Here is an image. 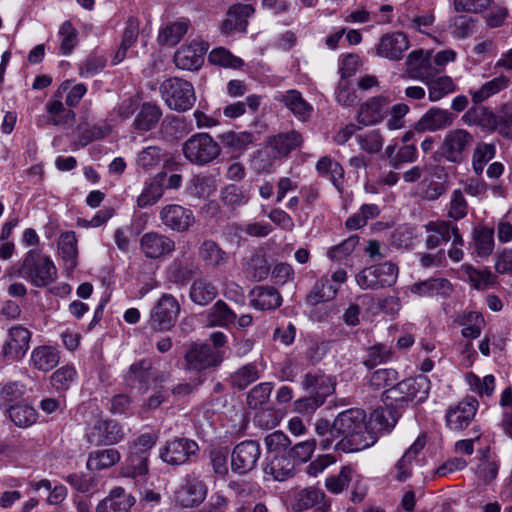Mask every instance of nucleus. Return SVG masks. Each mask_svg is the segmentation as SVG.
<instances>
[{
  "mask_svg": "<svg viewBox=\"0 0 512 512\" xmlns=\"http://www.w3.org/2000/svg\"><path fill=\"white\" fill-rule=\"evenodd\" d=\"M334 431L340 437L335 449L351 453L366 449L376 442L374 431L367 423L364 410L351 408L340 412L334 419Z\"/></svg>",
  "mask_w": 512,
  "mask_h": 512,
  "instance_id": "nucleus-1",
  "label": "nucleus"
},
{
  "mask_svg": "<svg viewBox=\"0 0 512 512\" xmlns=\"http://www.w3.org/2000/svg\"><path fill=\"white\" fill-rule=\"evenodd\" d=\"M431 384L424 375L404 379L382 393V399L404 407L410 402H422L429 394Z\"/></svg>",
  "mask_w": 512,
  "mask_h": 512,
  "instance_id": "nucleus-2",
  "label": "nucleus"
},
{
  "mask_svg": "<svg viewBox=\"0 0 512 512\" xmlns=\"http://www.w3.org/2000/svg\"><path fill=\"white\" fill-rule=\"evenodd\" d=\"M18 274L36 287H45L56 279L57 270L49 257L38 250H30L23 259Z\"/></svg>",
  "mask_w": 512,
  "mask_h": 512,
  "instance_id": "nucleus-3",
  "label": "nucleus"
},
{
  "mask_svg": "<svg viewBox=\"0 0 512 512\" xmlns=\"http://www.w3.org/2000/svg\"><path fill=\"white\" fill-rule=\"evenodd\" d=\"M182 152L189 163L205 166L220 156L221 146L210 134L199 132L183 142Z\"/></svg>",
  "mask_w": 512,
  "mask_h": 512,
  "instance_id": "nucleus-4",
  "label": "nucleus"
},
{
  "mask_svg": "<svg viewBox=\"0 0 512 512\" xmlns=\"http://www.w3.org/2000/svg\"><path fill=\"white\" fill-rule=\"evenodd\" d=\"M159 90L165 104L176 112H186L195 104L194 86L182 78L170 77L164 80Z\"/></svg>",
  "mask_w": 512,
  "mask_h": 512,
  "instance_id": "nucleus-5",
  "label": "nucleus"
},
{
  "mask_svg": "<svg viewBox=\"0 0 512 512\" xmlns=\"http://www.w3.org/2000/svg\"><path fill=\"white\" fill-rule=\"evenodd\" d=\"M474 140V135L467 129H450L444 134L439 153L447 162L460 164L465 160Z\"/></svg>",
  "mask_w": 512,
  "mask_h": 512,
  "instance_id": "nucleus-6",
  "label": "nucleus"
},
{
  "mask_svg": "<svg viewBox=\"0 0 512 512\" xmlns=\"http://www.w3.org/2000/svg\"><path fill=\"white\" fill-rule=\"evenodd\" d=\"M398 267L392 262H384L364 268L356 275L361 289L377 290L393 286L398 278Z\"/></svg>",
  "mask_w": 512,
  "mask_h": 512,
  "instance_id": "nucleus-7",
  "label": "nucleus"
},
{
  "mask_svg": "<svg viewBox=\"0 0 512 512\" xmlns=\"http://www.w3.org/2000/svg\"><path fill=\"white\" fill-rule=\"evenodd\" d=\"M179 313L180 305L176 298L170 294H164L151 311L150 325L155 330H170L175 325Z\"/></svg>",
  "mask_w": 512,
  "mask_h": 512,
  "instance_id": "nucleus-8",
  "label": "nucleus"
},
{
  "mask_svg": "<svg viewBox=\"0 0 512 512\" xmlns=\"http://www.w3.org/2000/svg\"><path fill=\"white\" fill-rule=\"evenodd\" d=\"M261 449L258 442L246 440L237 444L231 453V469L237 474L252 471L260 458Z\"/></svg>",
  "mask_w": 512,
  "mask_h": 512,
  "instance_id": "nucleus-9",
  "label": "nucleus"
},
{
  "mask_svg": "<svg viewBox=\"0 0 512 512\" xmlns=\"http://www.w3.org/2000/svg\"><path fill=\"white\" fill-rule=\"evenodd\" d=\"M161 223L169 230L183 233L195 224V216L190 208L179 204H167L159 212Z\"/></svg>",
  "mask_w": 512,
  "mask_h": 512,
  "instance_id": "nucleus-10",
  "label": "nucleus"
},
{
  "mask_svg": "<svg viewBox=\"0 0 512 512\" xmlns=\"http://www.w3.org/2000/svg\"><path fill=\"white\" fill-rule=\"evenodd\" d=\"M184 358L189 369L200 372L219 366L223 355L208 344H194L186 352Z\"/></svg>",
  "mask_w": 512,
  "mask_h": 512,
  "instance_id": "nucleus-11",
  "label": "nucleus"
},
{
  "mask_svg": "<svg viewBox=\"0 0 512 512\" xmlns=\"http://www.w3.org/2000/svg\"><path fill=\"white\" fill-rule=\"evenodd\" d=\"M31 332L20 325L8 330V338L5 341L1 355L8 361H20L29 349Z\"/></svg>",
  "mask_w": 512,
  "mask_h": 512,
  "instance_id": "nucleus-12",
  "label": "nucleus"
},
{
  "mask_svg": "<svg viewBox=\"0 0 512 512\" xmlns=\"http://www.w3.org/2000/svg\"><path fill=\"white\" fill-rule=\"evenodd\" d=\"M198 444L187 438H178L171 442L161 450V459L169 465H182L188 462L192 456L198 452Z\"/></svg>",
  "mask_w": 512,
  "mask_h": 512,
  "instance_id": "nucleus-13",
  "label": "nucleus"
},
{
  "mask_svg": "<svg viewBox=\"0 0 512 512\" xmlns=\"http://www.w3.org/2000/svg\"><path fill=\"white\" fill-rule=\"evenodd\" d=\"M316 507L314 512H329L331 500L325 493L315 487H307L294 494L292 509L296 512L306 511Z\"/></svg>",
  "mask_w": 512,
  "mask_h": 512,
  "instance_id": "nucleus-14",
  "label": "nucleus"
},
{
  "mask_svg": "<svg viewBox=\"0 0 512 512\" xmlns=\"http://www.w3.org/2000/svg\"><path fill=\"white\" fill-rule=\"evenodd\" d=\"M140 250L145 257L158 259L171 254L175 250V242L169 236L158 232H147L139 241Z\"/></svg>",
  "mask_w": 512,
  "mask_h": 512,
  "instance_id": "nucleus-15",
  "label": "nucleus"
},
{
  "mask_svg": "<svg viewBox=\"0 0 512 512\" xmlns=\"http://www.w3.org/2000/svg\"><path fill=\"white\" fill-rule=\"evenodd\" d=\"M208 48V44L204 41H193L188 46H183L176 51L174 63L182 70H198L204 63V56Z\"/></svg>",
  "mask_w": 512,
  "mask_h": 512,
  "instance_id": "nucleus-16",
  "label": "nucleus"
},
{
  "mask_svg": "<svg viewBox=\"0 0 512 512\" xmlns=\"http://www.w3.org/2000/svg\"><path fill=\"white\" fill-rule=\"evenodd\" d=\"M409 48L408 37L402 32L386 33L375 46L376 55L391 61L402 59Z\"/></svg>",
  "mask_w": 512,
  "mask_h": 512,
  "instance_id": "nucleus-17",
  "label": "nucleus"
},
{
  "mask_svg": "<svg viewBox=\"0 0 512 512\" xmlns=\"http://www.w3.org/2000/svg\"><path fill=\"white\" fill-rule=\"evenodd\" d=\"M478 401L466 397L457 405L450 407L446 413V423L451 430L460 431L466 428L475 417Z\"/></svg>",
  "mask_w": 512,
  "mask_h": 512,
  "instance_id": "nucleus-18",
  "label": "nucleus"
},
{
  "mask_svg": "<svg viewBox=\"0 0 512 512\" xmlns=\"http://www.w3.org/2000/svg\"><path fill=\"white\" fill-rule=\"evenodd\" d=\"M406 66L408 76L422 82L429 80L440 72L430 56L425 55L422 49L414 50L407 56Z\"/></svg>",
  "mask_w": 512,
  "mask_h": 512,
  "instance_id": "nucleus-19",
  "label": "nucleus"
},
{
  "mask_svg": "<svg viewBox=\"0 0 512 512\" xmlns=\"http://www.w3.org/2000/svg\"><path fill=\"white\" fill-rule=\"evenodd\" d=\"M455 119L456 115L449 110L433 107L415 123L414 130L419 133L444 130L450 127Z\"/></svg>",
  "mask_w": 512,
  "mask_h": 512,
  "instance_id": "nucleus-20",
  "label": "nucleus"
},
{
  "mask_svg": "<svg viewBox=\"0 0 512 512\" xmlns=\"http://www.w3.org/2000/svg\"><path fill=\"white\" fill-rule=\"evenodd\" d=\"M206 495V484L197 477H188L176 492V500L182 507H193L201 504Z\"/></svg>",
  "mask_w": 512,
  "mask_h": 512,
  "instance_id": "nucleus-21",
  "label": "nucleus"
},
{
  "mask_svg": "<svg viewBox=\"0 0 512 512\" xmlns=\"http://www.w3.org/2000/svg\"><path fill=\"white\" fill-rule=\"evenodd\" d=\"M398 407L390 401L385 407H379L371 413L367 423H369V426L374 431L376 439L379 433L389 432L396 425L400 417V413L397 410Z\"/></svg>",
  "mask_w": 512,
  "mask_h": 512,
  "instance_id": "nucleus-22",
  "label": "nucleus"
},
{
  "mask_svg": "<svg viewBox=\"0 0 512 512\" xmlns=\"http://www.w3.org/2000/svg\"><path fill=\"white\" fill-rule=\"evenodd\" d=\"M162 117V110L160 106L151 102H144L133 123V129L139 134L143 135L156 128Z\"/></svg>",
  "mask_w": 512,
  "mask_h": 512,
  "instance_id": "nucleus-23",
  "label": "nucleus"
},
{
  "mask_svg": "<svg viewBox=\"0 0 512 512\" xmlns=\"http://www.w3.org/2000/svg\"><path fill=\"white\" fill-rule=\"evenodd\" d=\"M207 327L230 328L236 325L237 315L223 300H217L205 312Z\"/></svg>",
  "mask_w": 512,
  "mask_h": 512,
  "instance_id": "nucleus-24",
  "label": "nucleus"
},
{
  "mask_svg": "<svg viewBox=\"0 0 512 512\" xmlns=\"http://www.w3.org/2000/svg\"><path fill=\"white\" fill-rule=\"evenodd\" d=\"M254 13V8L248 4H235L231 6L225 20L221 23L223 33H230L233 30L245 31L247 19Z\"/></svg>",
  "mask_w": 512,
  "mask_h": 512,
  "instance_id": "nucleus-25",
  "label": "nucleus"
},
{
  "mask_svg": "<svg viewBox=\"0 0 512 512\" xmlns=\"http://www.w3.org/2000/svg\"><path fill=\"white\" fill-rule=\"evenodd\" d=\"M411 293L420 297H448L453 292V285L446 278H431L410 286Z\"/></svg>",
  "mask_w": 512,
  "mask_h": 512,
  "instance_id": "nucleus-26",
  "label": "nucleus"
},
{
  "mask_svg": "<svg viewBox=\"0 0 512 512\" xmlns=\"http://www.w3.org/2000/svg\"><path fill=\"white\" fill-rule=\"evenodd\" d=\"M278 102L283 103L300 121H307L313 111V107L302 97L297 90H288L275 97Z\"/></svg>",
  "mask_w": 512,
  "mask_h": 512,
  "instance_id": "nucleus-27",
  "label": "nucleus"
},
{
  "mask_svg": "<svg viewBox=\"0 0 512 512\" xmlns=\"http://www.w3.org/2000/svg\"><path fill=\"white\" fill-rule=\"evenodd\" d=\"M166 172H160L156 174L153 179L146 182L142 192L137 197V207L140 209L153 206L156 204L164 194V180Z\"/></svg>",
  "mask_w": 512,
  "mask_h": 512,
  "instance_id": "nucleus-28",
  "label": "nucleus"
},
{
  "mask_svg": "<svg viewBox=\"0 0 512 512\" xmlns=\"http://www.w3.org/2000/svg\"><path fill=\"white\" fill-rule=\"evenodd\" d=\"M302 387L309 394L327 398L334 392L335 382L321 372H308L303 377Z\"/></svg>",
  "mask_w": 512,
  "mask_h": 512,
  "instance_id": "nucleus-29",
  "label": "nucleus"
},
{
  "mask_svg": "<svg viewBox=\"0 0 512 512\" xmlns=\"http://www.w3.org/2000/svg\"><path fill=\"white\" fill-rule=\"evenodd\" d=\"M198 257L207 268L218 269L228 262V254L213 240H204L198 248Z\"/></svg>",
  "mask_w": 512,
  "mask_h": 512,
  "instance_id": "nucleus-30",
  "label": "nucleus"
},
{
  "mask_svg": "<svg viewBox=\"0 0 512 512\" xmlns=\"http://www.w3.org/2000/svg\"><path fill=\"white\" fill-rule=\"evenodd\" d=\"M134 502L130 494H127L123 488L117 487L98 504L96 512H128Z\"/></svg>",
  "mask_w": 512,
  "mask_h": 512,
  "instance_id": "nucleus-31",
  "label": "nucleus"
},
{
  "mask_svg": "<svg viewBox=\"0 0 512 512\" xmlns=\"http://www.w3.org/2000/svg\"><path fill=\"white\" fill-rule=\"evenodd\" d=\"M302 143L303 137L296 130L279 133L268 138V146H270L279 157L287 156L291 151L300 147Z\"/></svg>",
  "mask_w": 512,
  "mask_h": 512,
  "instance_id": "nucleus-32",
  "label": "nucleus"
},
{
  "mask_svg": "<svg viewBox=\"0 0 512 512\" xmlns=\"http://www.w3.org/2000/svg\"><path fill=\"white\" fill-rule=\"evenodd\" d=\"M122 438L123 433L116 423L100 419L94 425L90 440L91 442L111 445L121 441Z\"/></svg>",
  "mask_w": 512,
  "mask_h": 512,
  "instance_id": "nucleus-33",
  "label": "nucleus"
},
{
  "mask_svg": "<svg viewBox=\"0 0 512 512\" xmlns=\"http://www.w3.org/2000/svg\"><path fill=\"white\" fill-rule=\"evenodd\" d=\"M218 295L217 287L206 278L195 279L189 289L191 301L200 306L211 303Z\"/></svg>",
  "mask_w": 512,
  "mask_h": 512,
  "instance_id": "nucleus-34",
  "label": "nucleus"
},
{
  "mask_svg": "<svg viewBox=\"0 0 512 512\" xmlns=\"http://www.w3.org/2000/svg\"><path fill=\"white\" fill-rule=\"evenodd\" d=\"M294 464L285 455H273L267 457L264 473L276 481H284L293 475Z\"/></svg>",
  "mask_w": 512,
  "mask_h": 512,
  "instance_id": "nucleus-35",
  "label": "nucleus"
},
{
  "mask_svg": "<svg viewBox=\"0 0 512 512\" xmlns=\"http://www.w3.org/2000/svg\"><path fill=\"white\" fill-rule=\"evenodd\" d=\"M251 293L253 295L251 305L258 310H272L281 305V296L273 287L260 286Z\"/></svg>",
  "mask_w": 512,
  "mask_h": 512,
  "instance_id": "nucleus-36",
  "label": "nucleus"
},
{
  "mask_svg": "<svg viewBox=\"0 0 512 512\" xmlns=\"http://www.w3.org/2000/svg\"><path fill=\"white\" fill-rule=\"evenodd\" d=\"M510 80L505 75H499L490 81L485 82L479 89L470 90L469 93L472 98V102L478 105L491 96L501 92L509 86Z\"/></svg>",
  "mask_w": 512,
  "mask_h": 512,
  "instance_id": "nucleus-37",
  "label": "nucleus"
},
{
  "mask_svg": "<svg viewBox=\"0 0 512 512\" xmlns=\"http://www.w3.org/2000/svg\"><path fill=\"white\" fill-rule=\"evenodd\" d=\"M429 235L426 238V247L434 249L442 242H448L451 239L452 222L450 221H431L425 225Z\"/></svg>",
  "mask_w": 512,
  "mask_h": 512,
  "instance_id": "nucleus-38",
  "label": "nucleus"
},
{
  "mask_svg": "<svg viewBox=\"0 0 512 512\" xmlns=\"http://www.w3.org/2000/svg\"><path fill=\"white\" fill-rule=\"evenodd\" d=\"M474 249L477 256L486 258L494 250V229L487 226H478L472 233Z\"/></svg>",
  "mask_w": 512,
  "mask_h": 512,
  "instance_id": "nucleus-39",
  "label": "nucleus"
},
{
  "mask_svg": "<svg viewBox=\"0 0 512 512\" xmlns=\"http://www.w3.org/2000/svg\"><path fill=\"white\" fill-rule=\"evenodd\" d=\"M461 270L471 286L477 290H484L496 283L497 277L488 268L476 269L470 264H464Z\"/></svg>",
  "mask_w": 512,
  "mask_h": 512,
  "instance_id": "nucleus-40",
  "label": "nucleus"
},
{
  "mask_svg": "<svg viewBox=\"0 0 512 512\" xmlns=\"http://www.w3.org/2000/svg\"><path fill=\"white\" fill-rule=\"evenodd\" d=\"M338 288L331 283L327 277H322L313 286L310 293L306 296V302L311 306L332 300L337 294Z\"/></svg>",
  "mask_w": 512,
  "mask_h": 512,
  "instance_id": "nucleus-41",
  "label": "nucleus"
},
{
  "mask_svg": "<svg viewBox=\"0 0 512 512\" xmlns=\"http://www.w3.org/2000/svg\"><path fill=\"white\" fill-rule=\"evenodd\" d=\"M31 362L40 371H50L59 362V354L50 346L36 347L31 353Z\"/></svg>",
  "mask_w": 512,
  "mask_h": 512,
  "instance_id": "nucleus-42",
  "label": "nucleus"
},
{
  "mask_svg": "<svg viewBox=\"0 0 512 512\" xmlns=\"http://www.w3.org/2000/svg\"><path fill=\"white\" fill-rule=\"evenodd\" d=\"M151 369L152 364L146 359L132 364L125 375L126 384L130 387H134L137 383H139L144 387L145 390H147L151 377Z\"/></svg>",
  "mask_w": 512,
  "mask_h": 512,
  "instance_id": "nucleus-43",
  "label": "nucleus"
},
{
  "mask_svg": "<svg viewBox=\"0 0 512 512\" xmlns=\"http://www.w3.org/2000/svg\"><path fill=\"white\" fill-rule=\"evenodd\" d=\"M220 199L226 207L235 210L246 205L250 200V195L243 187L229 184L221 189Z\"/></svg>",
  "mask_w": 512,
  "mask_h": 512,
  "instance_id": "nucleus-44",
  "label": "nucleus"
},
{
  "mask_svg": "<svg viewBox=\"0 0 512 512\" xmlns=\"http://www.w3.org/2000/svg\"><path fill=\"white\" fill-rule=\"evenodd\" d=\"M494 143L479 142L472 153V169L476 176H481L486 164L495 157Z\"/></svg>",
  "mask_w": 512,
  "mask_h": 512,
  "instance_id": "nucleus-45",
  "label": "nucleus"
},
{
  "mask_svg": "<svg viewBox=\"0 0 512 512\" xmlns=\"http://www.w3.org/2000/svg\"><path fill=\"white\" fill-rule=\"evenodd\" d=\"M120 458V453L115 448L94 451L88 457L87 467L91 470L107 469L119 462Z\"/></svg>",
  "mask_w": 512,
  "mask_h": 512,
  "instance_id": "nucleus-46",
  "label": "nucleus"
},
{
  "mask_svg": "<svg viewBox=\"0 0 512 512\" xmlns=\"http://www.w3.org/2000/svg\"><path fill=\"white\" fill-rule=\"evenodd\" d=\"M424 83L428 87L429 99L432 102L442 99L444 96L454 92L456 89V85L453 80L448 76H440L437 78L434 76Z\"/></svg>",
  "mask_w": 512,
  "mask_h": 512,
  "instance_id": "nucleus-47",
  "label": "nucleus"
},
{
  "mask_svg": "<svg viewBox=\"0 0 512 512\" xmlns=\"http://www.w3.org/2000/svg\"><path fill=\"white\" fill-rule=\"evenodd\" d=\"M221 143L233 151H243L254 143L255 136L251 132H234L228 131L220 135Z\"/></svg>",
  "mask_w": 512,
  "mask_h": 512,
  "instance_id": "nucleus-48",
  "label": "nucleus"
},
{
  "mask_svg": "<svg viewBox=\"0 0 512 512\" xmlns=\"http://www.w3.org/2000/svg\"><path fill=\"white\" fill-rule=\"evenodd\" d=\"M148 473V455L130 453L126 464L121 468V474L125 477L137 478Z\"/></svg>",
  "mask_w": 512,
  "mask_h": 512,
  "instance_id": "nucleus-49",
  "label": "nucleus"
},
{
  "mask_svg": "<svg viewBox=\"0 0 512 512\" xmlns=\"http://www.w3.org/2000/svg\"><path fill=\"white\" fill-rule=\"evenodd\" d=\"M381 119L382 103L379 98L375 97L363 104L357 115L358 122L365 126L378 123Z\"/></svg>",
  "mask_w": 512,
  "mask_h": 512,
  "instance_id": "nucleus-50",
  "label": "nucleus"
},
{
  "mask_svg": "<svg viewBox=\"0 0 512 512\" xmlns=\"http://www.w3.org/2000/svg\"><path fill=\"white\" fill-rule=\"evenodd\" d=\"M58 250L62 259L69 263L70 267L76 266L77 239L75 232L69 231L61 234L58 241Z\"/></svg>",
  "mask_w": 512,
  "mask_h": 512,
  "instance_id": "nucleus-51",
  "label": "nucleus"
},
{
  "mask_svg": "<svg viewBox=\"0 0 512 512\" xmlns=\"http://www.w3.org/2000/svg\"><path fill=\"white\" fill-rule=\"evenodd\" d=\"M165 157L166 153L161 147L149 146L138 153L136 163L144 171H150L158 166Z\"/></svg>",
  "mask_w": 512,
  "mask_h": 512,
  "instance_id": "nucleus-52",
  "label": "nucleus"
},
{
  "mask_svg": "<svg viewBox=\"0 0 512 512\" xmlns=\"http://www.w3.org/2000/svg\"><path fill=\"white\" fill-rule=\"evenodd\" d=\"M398 377V372L394 369H378L370 374L367 385L370 389L377 391L388 386H394Z\"/></svg>",
  "mask_w": 512,
  "mask_h": 512,
  "instance_id": "nucleus-53",
  "label": "nucleus"
},
{
  "mask_svg": "<svg viewBox=\"0 0 512 512\" xmlns=\"http://www.w3.org/2000/svg\"><path fill=\"white\" fill-rule=\"evenodd\" d=\"M259 378L258 369L254 364H247L231 375L232 385L243 390Z\"/></svg>",
  "mask_w": 512,
  "mask_h": 512,
  "instance_id": "nucleus-54",
  "label": "nucleus"
},
{
  "mask_svg": "<svg viewBox=\"0 0 512 512\" xmlns=\"http://www.w3.org/2000/svg\"><path fill=\"white\" fill-rule=\"evenodd\" d=\"M187 30L188 25L186 22H174L160 32L158 40L161 44L174 46L187 33Z\"/></svg>",
  "mask_w": 512,
  "mask_h": 512,
  "instance_id": "nucleus-55",
  "label": "nucleus"
},
{
  "mask_svg": "<svg viewBox=\"0 0 512 512\" xmlns=\"http://www.w3.org/2000/svg\"><path fill=\"white\" fill-rule=\"evenodd\" d=\"M8 411L11 420L19 427L29 426L37 419V412L28 405H12Z\"/></svg>",
  "mask_w": 512,
  "mask_h": 512,
  "instance_id": "nucleus-56",
  "label": "nucleus"
},
{
  "mask_svg": "<svg viewBox=\"0 0 512 512\" xmlns=\"http://www.w3.org/2000/svg\"><path fill=\"white\" fill-rule=\"evenodd\" d=\"M208 60L211 64L222 67L239 68L243 65L242 59L223 47L213 49L208 55Z\"/></svg>",
  "mask_w": 512,
  "mask_h": 512,
  "instance_id": "nucleus-57",
  "label": "nucleus"
},
{
  "mask_svg": "<svg viewBox=\"0 0 512 512\" xmlns=\"http://www.w3.org/2000/svg\"><path fill=\"white\" fill-rule=\"evenodd\" d=\"M391 358V349L383 344H377L366 350L362 363L369 369L387 362Z\"/></svg>",
  "mask_w": 512,
  "mask_h": 512,
  "instance_id": "nucleus-58",
  "label": "nucleus"
},
{
  "mask_svg": "<svg viewBox=\"0 0 512 512\" xmlns=\"http://www.w3.org/2000/svg\"><path fill=\"white\" fill-rule=\"evenodd\" d=\"M47 111L53 117L48 120L49 124L58 126L73 122L75 113L64 108L60 100L51 101L47 104Z\"/></svg>",
  "mask_w": 512,
  "mask_h": 512,
  "instance_id": "nucleus-59",
  "label": "nucleus"
},
{
  "mask_svg": "<svg viewBox=\"0 0 512 512\" xmlns=\"http://www.w3.org/2000/svg\"><path fill=\"white\" fill-rule=\"evenodd\" d=\"M468 214V203L464 197V193L460 189H456L451 194L447 216L454 221H458L466 217Z\"/></svg>",
  "mask_w": 512,
  "mask_h": 512,
  "instance_id": "nucleus-60",
  "label": "nucleus"
},
{
  "mask_svg": "<svg viewBox=\"0 0 512 512\" xmlns=\"http://www.w3.org/2000/svg\"><path fill=\"white\" fill-rule=\"evenodd\" d=\"M61 37L60 51L63 55H69L78 44V32L70 21H65L59 29Z\"/></svg>",
  "mask_w": 512,
  "mask_h": 512,
  "instance_id": "nucleus-61",
  "label": "nucleus"
},
{
  "mask_svg": "<svg viewBox=\"0 0 512 512\" xmlns=\"http://www.w3.org/2000/svg\"><path fill=\"white\" fill-rule=\"evenodd\" d=\"M498 133L512 140V102H506L497 109Z\"/></svg>",
  "mask_w": 512,
  "mask_h": 512,
  "instance_id": "nucleus-62",
  "label": "nucleus"
},
{
  "mask_svg": "<svg viewBox=\"0 0 512 512\" xmlns=\"http://www.w3.org/2000/svg\"><path fill=\"white\" fill-rule=\"evenodd\" d=\"M353 470L349 466H344L340 470L338 475L330 476L326 479V488L334 493H341L346 487H348L352 479Z\"/></svg>",
  "mask_w": 512,
  "mask_h": 512,
  "instance_id": "nucleus-63",
  "label": "nucleus"
},
{
  "mask_svg": "<svg viewBox=\"0 0 512 512\" xmlns=\"http://www.w3.org/2000/svg\"><path fill=\"white\" fill-rule=\"evenodd\" d=\"M76 375L72 366H63L51 375V384L57 390H67L75 381Z\"/></svg>",
  "mask_w": 512,
  "mask_h": 512,
  "instance_id": "nucleus-64",
  "label": "nucleus"
}]
</instances>
